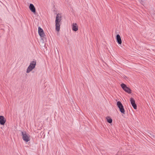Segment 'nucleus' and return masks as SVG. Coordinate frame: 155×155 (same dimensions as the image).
<instances>
[{"instance_id":"obj_1","label":"nucleus","mask_w":155,"mask_h":155,"mask_svg":"<svg viewBox=\"0 0 155 155\" xmlns=\"http://www.w3.org/2000/svg\"><path fill=\"white\" fill-rule=\"evenodd\" d=\"M61 16L60 14H57L55 22L56 26L55 29L58 31H59L60 30V22L61 20Z\"/></svg>"},{"instance_id":"obj_2","label":"nucleus","mask_w":155,"mask_h":155,"mask_svg":"<svg viewBox=\"0 0 155 155\" xmlns=\"http://www.w3.org/2000/svg\"><path fill=\"white\" fill-rule=\"evenodd\" d=\"M21 134L22 136L23 140L25 142H28L30 140V137L28 134H27L25 131H21Z\"/></svg>"},{"instance_id":"obj_3","label":"nucleus","mask_w":155,"mask_h":155,"mask_svg":"<svg viewBox=\"0 0 155 155\" xmlns=\"http://www.w3.org/2000/svg\"><path fill=\"white\" fill-rule=\"evenodd\" d=\"M36 64V61L34 60L31 61V62L29 65L28 68L26 72L27 73H29L33 69H34L35 68Z\"/></svg>"},{"instance_id":"obj_4","label":"nucleus","mask_w":155,"mask_h":155,"mask_svg":"<svg viewBox=\"0 0 155 155\" xmlns=\"http://www.w3.org/2000/svg\"><path fill=\"white\" fill-rule=\"evenodd\" d=\"M117 105L119 109L120 112L123 114H125V110L124 106L121 102L120 101H118L117 102Z\"/></svg>"},{"instance_id":"obj_5","label":"nucleus","mask_w":155,"mask_h":155,"mask_svg":"<svg viewBox=\"0 0 155 155\" xmlns=\"http://www.w3.org/2000/svg\"><path fill=\"white\" fill-rule=\"evenodd\" d=\"M121 86L123 89L128 94H130L131 93V90L129 87H127L125 84L124 83L122 84H121Z\"/></svg>"},{"instance_id":"obj_6","label":"nucleus","mask_w":155,"mask_h":155,"mask_svg":"<svg viewBox=\"0 0 155 155\" xmlns=\"http://www.w3.org/2000/svg\"><path fill=\"white\" fill-rule=\"evenodd\" d=\"M38 33L39 35L42 37H44L45 34L43 31V29L40 27L38 28Z\"/></svg>"},{"instance_id":"obj_7","label":"nucleus","mask_w":155,"mask_h":155,"mask_svg":"<svg viewBox=\"0 0 155 155\" xmlns=\"http://www.w3.org/2000/svg\"><path fill=\"white\" fill-rule=\"evenodd\" d=\"M130 103L133 108L136 109L137 108V106L136 104H135V101L133 98H131L130 100Z\"/></svg>"},{"instance_id":"obj_8","label":"nucleus","mask_w":155,"mask_h":155,"mask_svg":"<svg viewBox=\"0 0 155 155\" xmlns=\"http://www.w3.org/2000/svg\"><path fill=\"white\" fill-rule=\"evenodd\" d=\"M116 41L119 44H121L122 43L121 38L119 34H117L116 35Z\"/></svg>"},{"instance_id":"obj_9","label":"nucleus","mask_w":155,"mask_h":155,"mask_svg":"<svg viewBox=\"0 0 155 155\" xmlns=\"http://www.w3.org/2000/svg\"><path fill=\"white\" fill-rule=\"evenodd\" d=\"M29 8L31 11L33 12V13H35L36 12L35 8L33 4H30L29 6Z\"/></svg>"},{"instance_id":"obj_10","label":"nucleus","mask_w":155,"mask_h":155,"mask_svg":"<svg viewBox=\"0 0 155 155\" xmlns=\"http://www.w3.org/2000/svg\"><path fill=\"white\" fill-rule=\"evenodd\" d=\"M6 121L5 120L4 117L3 116H0V124L1 125H4Z\"/></svg>"},{"instance_id":"obj_11","label":"nucleus","mask_w":155,"mask_h":155,"mask_svg":"<svg viewBox=\"0 0 155 155\" xmlns=\"http://www.w3.org/2000/svg\"><path fill=\"white\" fill-rule=\"evenodd\" d=\"M72 28L73 30L75 31L78 30V26L76 23H73V24L72 25Z\"/></svg>"},{"instance_id":"obj_12","label":"nucleus","mask_w":155,"mask_h":155,"mask_svg":"<svg viewBox=\"0 0 155 155\" xmlns=\"http://www.w3.org/2000/svg\"><path fill=\"white\" fill-rule=\"evenodd\" d=\"M107 119V121L109 123H111L112 122V120L111 118H109Z\"/></svg>"}]
</instances>
